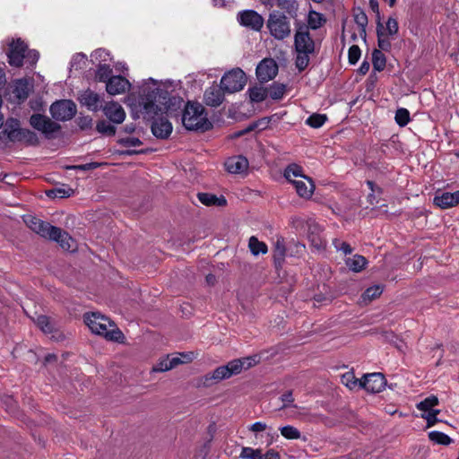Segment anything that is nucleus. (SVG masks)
I'll use <instances>...</instances> for the list:
<instances>
[{
	"mask_svg": "<svg viewBox=\"0 0 459 459\" xmlns=\"http://www.w3.org/2000/svg\"><path fill=\"white\" fill-rule=\"evenodd\" d=\"M354 21L356 24L359 27V33L363 34L366 37V27L368 25V16L364 11L359 9L354 13Z\"/></svg>",
	"mask_w": 459,
	"mask_h": 459,
	"instance_id": "40",
	"label": "nucleus"
},
{
	"mask_svg": "<svg viewBox=\"0 0 459 459\" xmlns=\"http://www.w3.org/2000/svg\"><path fill=\"white\" fill-rule=\"evenodd\" d=\"M345 264L352 272L359 273L365 268L367 259L363 255H354L345 260Z\"/></svg>",
	"mask_w": 459,
	"mask_h": 459,
	"instance_id": "30",
	"label": "nucleus"
},
{
	"mask_svg": "<svg viewBox=\"0 0 459 459\" xmlns=\"http://www.w3.org/2000/svg\"><path fill=\"white\" fill-rule=\"evenodd\" d=\"M265 429H266V424L264 422H261V421H256V422L253 423L249 428V429L254 432H261V431L265 430Z\"/></svg>",
	"mask_w": 459,
	"mask_h": 459,
	"instance_id": "62",
	"label": "nucleus"
},
{
	"mask_svg": "<svg viewBox=\"0 0 459 459\" xmlns=\"http://www.w3.org/2000/svg\"><path fill=\"white\" fill-rule=\"evenodd\" d=\"M118 144L125 147H136L143 144L142 141L137 137H125L117 141Z\"/></svg>",
	"mask_w": 459,
	"mask_h": 459,
	"instance_id": "54",
	"label": "nucleus"
},
{
	"mask_svg": "<svg viewBox=\"0 0 459 459\" xmlns=\"http://www.w3.org/2000/svg\"><path fill=\"white\" fill-rule=\"evenodd\" d=\"M246 74L240 68H234L224 75L221 79V87L224 92L234 93L240 91L247 83Z\"/></svg>",
	"mask_w": 459,
	"mask_h": 459,
	"instance_id": "9",
	"label": "nucleus"
},
{
	"mask_svg": "<svg viewBox=\"0 0 459 459\" xmlns=\"http://www.w3.org/2000/svg\"><path fill=\"white\" fill-rule=\"evenodd\" d=\"M101 110L112 124L119 125L126 119V111L118 102L113 100L106 102L101 108Z\"/></svg>",
	"mask_w": 459,
	"mask_h": 459,
	"instance_id": "17",
	"label": "nucleus"
},
{
	"mask_svg": "<svg viewBox=\"0 0 459 459\" xmlns=\"http://www.w3.org/2000/svg\"><path fill=\"white\" fill-rule=\"evenodd\" d=\"M439 412H440L439 410H434V411H427L421 415V417L427 420L428 428L434 426L438 421V419L437 418V416Z\"/></svg>",
	"mask_w": 459,
	"mask_h": 459,
	"instance_id": "55",
	"label": "nucleus"
},
{
	"mask_svg": "<svg viewBox=\"0 0 459 459\" xmlns=\"http://www.w3.org/2000/svg\"><path fill=\"white\" fill-rule=\"evenodd\" d=\"M108 56H109V53L107 52L105 49H101V48L95 50L91 54L92 60L99 61V62L107 61Z\"/></svg>",
	"mask_w": 459,
	"mask_h": 459,
	"instance_id": "59",
	"label": "nucleus"
},
{
	"mask_svg": "<svg viewBox=\"0 0 459 459\" xmlns=\"http://www.w3.org/2000/svg\"><path fill=\"white\" fill-rule=\"evenodd\" d=\"M197 198L204 205L206 206L222 207L227 204V200L223 195L218 197L211 193H198Z\"/></svg>",
	"mask_w": 459,
	"mask_h": 459,
	"instance_id": "24",
	"label": "nucleus"
},
{
	"mask_svg": "<svg viewBox=\"0 0 459 459\" xmlns=\"http://www.w3.org/2000/svg\"><path fill=\"white\" fill-rule=\"evenodd\" d=\"M152 133L160 139H167L172 133V124L166 118L154 119L152 124Z\"/></svg>",
	"mask_w": 459,
	"mask_h": 459,
	"instance_id": "20",
	"label": "nucleus"
},
{
	"mask_svg": "<svg viewBox=\"0 0 459 459\" xmlns=\"http://www.w3.org/2000/svg\"><path fill=\"white\" fill-rule=\"evenodd\" d=\"M280 431L281 434L287 439H299L300 437L299 430L291 425L281 427Z\"/></svg>",
	"mask_w": 459,
	"mask_h": 459,
	"instance_id": "48",
	"label": "nucleus"
},
{
	"mask_svg": "<svg viewBox=\"0 0 459 459\" xmlns=\"http://www.w3.org/2000/svg\"><path fill=\"white\" fill-rule=\"evenodd\" d=\"M232 361H238L240 364L238 374L242 371V369H248L251 367L255 366L258 363V359L256 356L253 357H246L242 359H233Z\"/></svg>",
	"mask_w": 459,
	"mask_h": 459,
	"instance_id": "50",
	"label": "nucleus"
},
{
	"mask_svg": "<svg viewBox=\"0 0 459 459\" xmlns=\"http://www.w3.org/2000/svg\"><path fill=\"white\" fill-rule=\"evenodd\" d=\"M399 30L398 22L394 17H389L385 27H384V32L386 35L394 36L396 35Z\"/></svg>",
	"mask_w": 459,
	"mask_h": 459,
	"instance_id": "52",
	"label": "nucleus"
},
{
	"mask_svg": "<svg viewBox=\"0 0 459 459\" xmlns=\"http://www.w3.org/2000/svg\"><path fill=\"white\" fill-rule=\"evenodd\" d=\"M429 437L431 441L439 445H449L452 439L449 436L439 431H431L429 433Z\"/></svg>",
	"mask_w": 459,
	"mask_h": 459,
	"instance_id": "47",
	"label": "nucleus"
},
{
	"mask_svg": "<svg viewBox=\"0 0 459 459\" xmlns=\"http://www.w3.org/2000/svg\"><path fill=\"white\" fill-rule=\"evenodd\" d=\"M294 48L297 54L295 65L302 72L308 66L310 56L316 52V44L307 27L301 22H295Z\"/></svg>",
	"mask_w": 459,
	"mask_h": 459,
	"instance_id": "2",
	"label": "nucleus"
},
{
	"mask_svg": "<svg viewBox=\"0 0 459 459\" xmlns=\"http://www.w3.org/2000/svg\"><path fill=\"white\" fill-rule=\"evenodd\" d=\"M39 58V53L35 49H28L25 52L24 60L30 65L33 66L36 65Z\"/></svg>",
	"mask_w": 459,
	"mask_h": 459,
	"instance_id": "57",
	"label": "nucleus"
},
{
	"mask_svg": "<svg viewBox=\"0 0 459 459\" xmlns=\"http://www.w3.org/2000/svg\"><path fill=\"white\" fill-rule=\"evenodd\" d=\"M277 6L284 10L291 17H296L299 10V4L297 0H277Z\"/></svg>",
	"mask_w": 459,
	"mask_h": 459,
	"instance_id": "33",
	"label": "nucleus"
},
{
	"mask_svg": "<svg viewBox=\"0 0 459 459\" xmlns=\"http://www.w3.org/2000/svg\"><path fill=\"white\" fill-rule=\"evenodd\" d=\"M13 93L20 101L25 100L29 97L30 85L26 80L16 81Z\"/></svg>",
	"mask_w": 459,
	"mask_h": 459,
	"instance_id": "29",
	"label": "nucleus"
},
{
	"mask_svg": "<svg viewBox=\"0 0 459 459\" xmlns=\"http://www.w3.org/2000/svg\"><path fill=\"white\" fill-rule=\"evenodd\" d=\"M438 404V398L436 395H430L420 402L416 407L418 410L427 412L434 411L433 407Z\"/></svg>",
	"mask_w": 459,
	"mask_h": 459,
	"instance_id": "38",
	"label": "nucleus"
},
{
	"mask_svg": "<svg viewBox=\"0 0 459 459\" xmlns=\"http://www.w3.org/2000/svg\"><path fill=\"white\" fill-rule=\"evenodd\" d=\"M224 100L223 90L216 86H212L204 91V101L211 107H219Z\"/></svg>",
	"mask_w": 459,
	"mask_h": 459,
	"instance_id": "23",
	"label": "nucleus"
},
{
	"mask_svg": "<svg viewBox=\"0 0 459 459\" xmlns=\"http://www.w3.org/2000/svg\"><path fill=\"white\" fill-rule=\"evenodd\" d=\"M74 193V189L69 186H60L56 187L53 189H50L47 192V195L48 197H59V198H65V197H70Z\"/></svg>",
	"mask_w": 459,
	"mask_h": 459,
	"instance_id": "36",
	"label": "nucleus"
},
{
	"mask_svg": "<svg viewBox=\"0 0 459 459\" xmlns=\"http://www.w3.org/2000/svg\"><path fill=\"white\" fill-rule=\"evenodd\" d=\"M247 94L251 102L260 103L267 98L268 89L260 85H255L248 88Z\"/></svg>",
	"mask_w": 459,
	"mask_h": 459,
	"instance_id": "28",
	"label": "nucleus"
},
{
	"mask_svg": "<svg viewBox=\"0 0 459 459\" xmlns=\"http://www.w3.org/2000/svg\"><path fill=\"white\" fill-rule=\"evenodd\" d=\"M372 65L375 71L381 72L385 68L386 58L379 49H374L372 52Z\"/></svg>",
	"mask_w": 459,
	"mask_h": 459,
	"instance_id": "34",
	"label": "nucleus"
},
{
	"mask_svg": "<svg viewBox=\"0 0 459 459\" xmlns=\"http://www.w3.org/2000/svg\"><path fill=\"white\" fill-rule=\"evenodd\" d=\"M78 100L82 106L86 107L92 112H97L103 107V100L100 95L91 89L82 91L78 97Z\"/></svg>",
	"mask_w": 459,
	"mask_h": 459,
	"instance_id": "18",
	"label": "nucleus"
},
{
	"mask_svg": "<svg viewBox=\"0 0 459 459\" xmlns=\"http://www.w3.org/2000/svg\"><path fill=\"white\" fill-rule=\"evenodd\" d=\"M173 368V365L169 360V358L167 357L159 361V363L153 368L154 371L157 372H165Z\"/></svg>",
	"mask_w": 459,
	"mask_h": 459,
	"instance_id": "58",
	"label": "nucleus"
},
{
	"mask_svg": "<svg viewBox=\"0 0 459 459\" xmlns=\"http://www.w3.org/2000/svg\"><path fill=\"white\" fill-rule=\"evenodd\" d=\"M385 385L386 380L382 373L367 374L359 380V387L373 394L382 392Z\"/></svg>",
	"mask_w": 459,
	"mask_h": 459,
	"instance_id": "14",
	"label": "nucleus"
},
{
	"mask_svg": "<svg viewBox=\"0 0 459 459\" xmlns=\"http://www.w3.org/2000/svg\"><path fill=\"white\" fill-rule=\"evenodd\" d=\"M326 22L325 17L323 13H318L314 10H310L307 13V30L309 31V29L311 30H317L321 28Z\"/></svg>",
	"mask_w": 459,
	"mask_h": 459,
	"instance_id": "26",
	"label": "nucleus"
},
{
	"mask_svg": "<svg viewBox=\"0 0 459 459\" xmlns=\"http://www.w3.org/2000/svg\"><path fill=\"white\" fill-rule=\"evenodd\" d=\"M240 364L238 361H230L227 365L218 367L212 373L205 376V384L211 385L212 381L214 383L220 382L223 379L230 378L234 375L238 374Z\"/></svg>",
	"mask_w": 459,
	"mask_h": 459,
	"instance_id": "11",
	"label": "nucleus"
},
{
	"mask_svg": "<svg viewBox=\"0 0 459 459\" xmlns=\"http://www.w3.org/2000/svg\"><path fill=\"white\" fill-rule=\"evenodd\" d=\"M248 247L253 255H264L268 251L266 244L260 241L256 237L252 236L248 240Z\"/></svg>",
	"mask_w": 459,
	"mask_h": 459,
	"instance_id": "32",
	"label": "nucleus"
},
{
	"mask_svg": "<svg viewBox=\"0 0 459 459\" xmlns=\"http://www.w3.org/2000/svg\"><path fill=\"white\" fill-rule=\"evenodd\" d=\"M239 458L241 459H263L261 449H254L252 447H242Z\"/></svg>",
	"mask_w": 459,
	"mask_h": 459,
	"instance_id": "45",
	"label": "nucleus"
},
{
	"mask_svg": "<svg viewBox=\"0 0 459 459\" xmlns=\"http://www.w3.org/2000/svg\"><path fill=\"white\" fill-rule=\"evenodd\" d=\"M26 50L27 45L24 41L21 39H13L9 43V51L7 53L9 65L13 67L22 66Z\"/></svg>",
	"mask_w": 459,
	"mask_h": 459,
	"instance_id": "13",
	"label": "nucleus"
},
{
	"mask_svg": "<svg viewBox=\"0 0 459 459\" xmlns=\"http://www.w3.org/2000/svg\"><path fill=\"white\" fill-rule=\"evenodd\" d=\"M326 120V115L316 113L307 118L306 124L313 128H319L325 123Z\"/></svg>",
	"mask_w": 459,
	"mask_h": 459,
	"instance_id": "46",
	"label": "nucleus"
},
{
	"mask_svg": "<svg viewBox=\"0 0 459 459\" xmlns=\"http://www.w3.org/2000/svg\"><path fill=\"white\" fill-rule=\"evenodd\" d=\"M266 26L271 36L277 40L288 39L291 34L290 21L280 11L270 13Z\"/></svg>",
	"mask_w": 459,
	"mask_h": 459,
	"instance_id": "8",
	"label": "nucleus"
},
{
	"mask_svg": "<svg viewBox=\"0 0 459 459\" xmlns=\"http://www.w3.org/2000/svg\"><path fill=\"white\" fill-rule=\"evenodd\" d=\"M319 230L316 224L309 225V230L307 233L308 240L311 245L317 250L324 249L325 247L326 242L324 240L319 233L317 232Z\"/></svg>",
	"mask_w": 459,
	"mask_h": 459,
	"instance_id": "27",
	"label": "nucleus"
},
{
	"mask_svg": "<svg viewBox=\"0 0 459 459\" xmlns=\"http://www.w3.org/2000/svg\"><path fill=\"white\" fill-rule=\"evenodd\" d=\"M86 61V56L82 53H77L74 55L72 58L71 65L74 66L76 64H79L80 62L85 63Z\"/></svg>",
	"mask_w": 459,
	"mask_h": 459,
	"instance_id": "63",
	"label": "nucleus"
},
{
	"mask_svg": "<svg viewBox=\"0 0 459 459\" xmlns=\"http://www.w3.org/2000/svg\"><path fill=\"white\" fill-rule=\"evenodd\" d=\"M78 125L82 129L90 128L92 125V119L89 116L79 117Z\"/></svg>",
	"mask_w": 459,
	"mask_h": 459,
	"instance_id": "61",
	"label": "nucleus"
},
{
	"mask_svg": "<svg viewBox=\"0 0 459 459\" xmlns=\"http://www.w3.org/2000/svg\"><path fill=\"white\" fill-rule=\"evenodd\" d=\"M24 221L33 232L40 237L57 242L65 250L72 248L73 238L62 229L34 216H28Z\"/></svg>",
	"mask_w": 459,
	"mask_h": 459,
	"instance_id": "4",
	"label": "nucleus"
},
{
	"mask_svg": "<svg viewBox=\"0 0 459 459\" xmlns=\"http://www.w3.org/2000/svg\"><path fill=\"white\" fill-rule=\"evenodd\" d=\"M84 322L93 333L103 335L107 340L122 342L125 338L117 325L100 313L85 314Z\"/></svg>",
	"mask_w": 459,
	"mask_h": 459,
	"instance_id": "5",
	"label": "nucleus"
},
{
	"mask_svg": "<svg viewBox=\"0 0 459 459\" xmlns=\"http://www.w3.org/2000/svg\"><path fill=\"white\" fill-rule=\"evenodd\" d=\"M76 110V105L71 100H56L49 108L52 117L58 121L72 119L75 116Z\"/></svg>",
	"mask_w": 459,
	"mask_h": 459,
	"instance_id": "10",
	"label": "nucleus"
},
{
	"mask_svg": "<svg viewBox=\"0 0 459 459\" xmlns=\"http://www.w3.org/2000/svg\"><path fill=\"white\" fill-rule=\"evenodd\" d=\"M394 119L400 126H405L410 121V112L404 108H400L395 112Z\"/></svg>",
	"mask_w": 459,
	"mask_h": 459,
	"instance_id": "49",
	"label": "nucleus"
},
{
	"mask_svg": "<svg viewBox=\"0 0 459 459\" xmlns=\"http://www.w3.org/2000/svg\"><path fill=\"white\" fill-rule=\"evenodd\" d=\"M278 74V65L273 58L263 59L256 66L255 74L260 82L273 80Z\"/></svg>",
	"mask_w": 459,
	"mask_h": 459,
	"instance_id": "15",
	"label": "nucleus"
},
{
	"mask_svg": "<svg viewBox=\"0 0 459 459\" xmlns=\"http://www.w3.org/2000/svg\"><path fill=\"white\" fill-rule=\"evenodd\" d=\"M360 55H361L360 48L357 45H352L349 48V52H348L349 63L351 65H355L359 61Z\"/></svg>",
	"mask_w": 459,
	"mask_h": 459,
	"instance_id": "53",
	"label": "nucleus"
},
{
	"mask_svg": "<svg viewBox=\"0 0 459 459\" xmlns=\"http://www.w3.org/2000/svg\"><path fill=\"white\" fill-rule=\"evenodd\" d=\"M284 177L285 178L292 183V181H297L294 179L295 178H303L306 177L302 174V168L297 164H290L289 165L284 171Z\"/></svg>",
	"mask_w": 459,
	"mask_h": 459,
	"instance_id": "35",
	"label": "nucleus"
},
{
	"mask_svg": "<svg viewBox=\"0 0 459 459\" xmlns=\"http://www.w3.org/2000/svg\"><path fill=\"white\" fill-rule=\"evenodd\" d=\"M238 21L240 25L249 28L255 31H260L264 26V18L254 10H245L238 14Z\"/></svg>",
	"mask_w": 459,
	"mask_h": 459,
	"instance_id": "16",
	"label": "nucleus"
},
{
	"mask_svg": "<svg viewBox=\"0 0 459 459\" xmlns=\"http://www.w3.org/2000/svg\"><path fill=\"white\" fill-rule=\"evenodd\" d=\"M112 69L109 65L100 64L96 71V78L100 82H107L111 78Z\"/></svg>",
	"mask_w": 459,
	"mask_h": 459,
	"instance_id": "41",
	"label": "nucleus"
},
{
	"mask_svg": "<svg viewBox=\"0 0 459 459\" xmlns=\"http://www.w3.org/2000/svg\"><path fill=\"white\" fill-rule=\"evenodd\" d=\"M36 325L45 333H51L54 330V325L47 316H39L36 319Z\"/></svg>",
	"mask_w": 459,
	"mask_h": 459,
	"instance_id": "44",
	"label": "nucleus"
},
{
	"mask_svg": "<svg viewBox=\"0 0 459 459\" xmlns=\"http://www.w3.org/2000/svg\"><path fill=\"white\" fill-rule=\"evenodd\" d=\"M30 125L34 129L44 134L47 138H50L53 133L61 128L60 125L41 114H33L30 117Z\"/></svg>",
	"mask_w": 459,
	"mask_h": 459,
	"instance_id": "12",
	"label": "nucleus"
},
{
	"mask_svg": "<svg viewBox=\"0 0 459 459\" xmlns=\"http://www.w3.org/2000/svg\"><path fill=\"white\" fill-rule=\"evenodd\" d=\"M359 380L357 379L352 372H347L342 375V382L349 389H354L357 386H359Z\"/></svg>",
	"mask_w": 459,
	"mask_h": 459,
	"instance_id": "51",
	"label": "nucleus"
},
{
	"mask_svg": "<svg viewBox=\"0 0 459 459\" xmlns=\"http://www.w3.org/2000/svg\"><path fill=\"white\" fill-rule=\"evenodd\" d=\"M24 221L33 232L40 237L57 242L65 250L72 248L73 238L62 229L34 216H28Z\"/></svg>",
	"mask_w": 459,
	"mask_h": 459,
	"instance_id": "3",
	"label": "nucleus"
},
{
	"mask_svg": "<svg viewBox=\"0 0 459 459\" xmlns=\"http://www.w3.org/2000/svg\"><path fill=\"white\" fill-rule=\"evenodd\" d=\"M333 245L337 251H342L343 254L348 255L352 252V248L347 242L342 241L338 238L333 240Z\"/></svg>",
	"mask_w": 459,
	"mask_h": 459,
	"instance_id": "56",
	"label": "nucleus"
},
{
	"mask_svg": "<svg viewBox=\"0 0 459 459\" xmlns=\"http://www.w3.org/2000/svg\"><path fill=\"white\" fill-rule=\"evenodd\" d=\"M184 100L180 97L169 95L167 91L158 87L152 90L143 89V94L141 98L140 105L146 114L157 113V110L162 108L159 105L164 106L165 112L170 117H178V110L181 108Z\"/></svg>",
	"mask_w": 459,
	"mask_h": 459,
	"instance_id": "1",
	"label": "nucleus"
},
{
	"mask_svg": "<svg viewBox=\"0 0 459 459\" xmlns=\"http://www.w3.org/2000/svg\"><path fill=\"white\" fill-rule=\"evenodd\" d=\"M383 290V285L378 284L371 286L364 291V293L362 294V299L364 300L371 301L379 297L382 294Z\"/></svg>",
	"mask_w": 459,
	"mask_h": 459,
	"instance_id": "43",
	"label": "nucleus"
},
{
	"mask_svg": "<svg viewBox=\"0 0 459 459\" xmlns=\"http://www.w3.org/2000/svg\"><path fill=\"white\" fill-rule=\"evenodd\" d=\"M308 181V185L303 180L292 181V185L295 186L297 194L303 198H310L313 195L315 185L311 178H305Z\"/></svg>",
	"mask_w": 459,
	"mask_h": 459,
	"instance_id": "25",
	"label": "nucleus"
},
{
	"mask_svg": "<svg viewBox=\"0 0 459 459\" xmlns=\"http://www.w3.org/2000/svg\"><path fill=\"white\" fill-rule=\"evenodd\" d=\"M436 206L441 209H448L459 204V191L454 193L444 192L436 195L433 200Z\"/></svg>",
	"mask_w": 459,
	"mask_h": 459,
	"instance_id": "22",
	"label": "nucleus"
},
{
	"mask_svg": "<svg viewBox=\"0 0 459 459\" xmlns=\"http://www.w3.org/2000/svg\"><path fill=\"white\" fill-rule=\"evenodd\" d=\"M96 130L102 134H106L108 136L115 135L116 127L112 125L111 122H108L106 120H100L96 125Z\"/></svg>",
	"mask_w": 459,
	"mask_h": 459,
	"instance_id": "42",
	"label": "nucleus"
},
{
	"mask_svg": "<svg viewBox=\"0 0 459 459\" xmlns=\"http://www.w3.org/2000/svg\"><path fill=\"white\" fill-rule=\"evenodd\" d=\"M131 84L127 79L121 75L112 76L106 82V91L110 95H118L129 90Z\"/></svg>",
	"mask_w": 459,
	"mask_h": 459,
	"instance_id": "19",
	"label": "nucleus"
},
{
	"mask_svg": "<svg viewBox=\"0 0 459 459\" xmlns=\"http://www.w3.org/2000/svg\"><path fill=\"white\" fill-rule=\"evenodd\" d=\"M286 91V85L283 83L273 82L269 90L268 94L273 100H281Z\"/></svg>",
	"mask_w": 459,
	"mask_h": 459,
	"instance_id": "39",
	"label": "nucleus"
},
{
	"mask_svg": "<svg viewBox=\"0 0 459 459\" xmlns=\"http://www.w3.org/2000/svg\"><path fill=\"white\" fill-rule=\"evenodd\" d=\"M224 165L229 173L241 174L247 170L248 160L242 155L233 156L227 159Z\"/></svg>",
	"mask_w": 459,
	"mask_h": 459,
	"instance_id": "21",
	"label": "nucleus"
},
{
	"mask_svg": "<svg viewBox=\"0 0 459 459\" xmlns=\"http://www.w3.org/2000/svg\"><path fill=\"white\" fill-rule=\"evenodd\" d=\"M263 459H281V457L278 452L273 449H270L263 455Z\"/></svg>",
	"mask_w": 459,
	"mask_h": 459,
	"instance_id": "64",
	"label": "nucleus"
},
{
	"mask_svg": "<svg viewBox=\"0 0 459 459\" xmlns=\"http://www.w3.org/2000/svg\"><path fill=\"white\" fill-rule=\"evenodd\" d=\"M5 138L13 143H24L31 146L39 144V137L36 133L30 129L21 128L17 119L10 120L6 128L0 133V139Z\"/></svg>",
	"mask_w": 459,
	"mask_h": 459,
	"instance_id": "7",
	"label": "nucleus"
},
{
	"mask_svg": "<svg viewBox=\"0 0 459 459\" xmlns=\"http://www.w3.org/2000/svg\"><path fill=\"white\" fill-rule=\"evenodd\" d=\"M285 251L286 250H285V246H284L283 240L277 239L275 246H274V250H273V258H274V263H275L276 266L281 265V263L284 260Z\"/></svg>",
	"mask_w": 459,
	"mask_h": 459,
	"instance_id": "37",
	"label": "nucleus"
},
{
	"mask_svg": "<svg viewBox=\"0 0 459 459\" xmlns=\"http://www.w3.org/2000/svg\"><path fill=\"white\" fill-rule=\"evenodd\" d=\"M281 400L283 403V404L281 406V409H285V408L292 405V403L294 402L292 392L288 391L285 394H283L281 396Z\"/></svg>",
	"mask_w": 459,
	"mask_h": 459,
	"instance_id": "60",
	"label": "nucleus"
},
{
	"mask_svg": "<svg viewBox=\"0 0 459 459\" xmlns=\"http://www.w3.org/2000/svg\"><path fill=\"white\" fill-rule=\"evenodd\" d=\"M181 121L187 130H202L206 131L210 128L205 109L204 106L198 102L188 101L181 113Z\"/></svg>",
	"mask_w": 459,
	"mask_h": 459,
	"instance_id": "6",
	"label": "nucleus"
},
{
	"mask_svg": "<svg viewBox=\"0 0 459 459\" xmlns=\"http://www.w3.org/2000/svg\"><path fill=\"white\" fill-rule=\"evenodd\" d=\"M377 45L381 51L391 50V41L385 37L386 34L384 32V26L381 22H377Z\"/></svg>",
	"mask_w": 459,
	"mask_h": 459,
	"instance_id": "31",
	"label": "nucleus"
}]
</instances>
